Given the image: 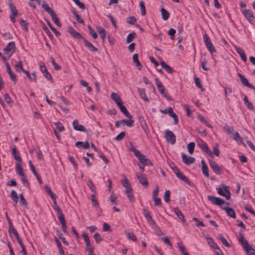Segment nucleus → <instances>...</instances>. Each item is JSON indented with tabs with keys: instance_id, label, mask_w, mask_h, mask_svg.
Masks as SVG:
<instances>
[{
	"instance_id": "obj_1",
	"label": "nucleus",
	"mask_w": 255,
	"mask_h": 255,
	"mask_svg": "<svg viewBox=\"0 0 255 255\" xmlns=\"http://www.w3.org/2000/svg\"><path fill=\"white\" fill-rule=\"evenodd\" d=\"M41 6L46 12L50 14L52 20L55 23V24H56L58 26L61 27L62 24L60 22L59 18L57 17L54 10L49 6L45 0L42 1Z\"/></svg>"
},
{
	"instance_id": "obj_2",
	"label": "nucleus",
	"mask_w": 255,
	"mask_h": 255,
	"mask_svg": "<svg viewBox=\"0 0 255 255\" xmlns=\"http://www.w3.org/2000/svg\"><path fill=\"white\" fill-rule=\"evenodd\" d=\"M15 49V44L14 41L9 42L6 47L3 49L4 53L8 55V58L14 53Z\"/></svg>"
},
{
	"instance_id": "obj_3",
	"label": "nucleus",
	"mask_w": 255,
	"mask_h": 255,
	"mask_svg": "<svg viewBox=\"0 0 255 255\" xmlns=\"http://www.w3.org/2000/svg\"><path fill=\"white\" fill-rule=\"evenodd\" d=\"M217 190L218 191V193L219 195L225 197L227 200H229L230 199L231 193L228 186L224 185L223 189L222 188H217Z\"/></svg>"
},
{
	"instance_id": "obj_4",
	"label": "nucleus",
	"mask_w": 255,
	"mask_h": 255,
	"mask_svg": "<svg viewBox=\"0 0 255 255\" xmlns=\"http://www.w3.org/2000/svg\"><path fill=\"white\" fill-rule=\"evenodd\" d=\"M164 137L167 142L174 144L176 141V136L174 133L169 130H167L165 132Z\"/></svg>"
},
{
	"instance_id": "obj_5",
	"label": "nucleus",
	"mask_w": 255,
	"mask_h": 255,
	"mask_svg": "<svg viewBox=\"0 0 255 255\" xmlns=\"http://www.w3.org/2000/svg\"><path fill=\"white\" fill-rule=\"evenodd\" d=\"M82 237L86 244V250L88 252H94V247L90 244L88 235L86 233H83Z\"/></svg>"
},
{
	"instance_id": "obj_6",
	"label": "nucleus",
	"mask_w": 255,
	"mask_h": 255,
	"mask_svg": "<svg viewBox=\"0 0 255 255\" xmlns=\"http://www.w3.org/2000/svg\"><path fill=\"white\" fill-rule=\"evenodd\" d=\"M207 199L209 201H210L212 204L219 206L220 207L221 206L225 203V201L219 197H216L214 196L209 195L207 197Z\"/></svg>"
},
{
	"instance_id": "obj_7",
	"label": "nucleus",
	"mask_w": 255,
	"mask_h": 255,
	"mask_svg": "<svg viewBox=\"0 0 255 255\" xmlns=\"http://www.w3.org/2000/svg\"><path fill=\"white\" fill-rule=\"evenodd\" d=\"M142 212L147 221L150 224V225L152 227H156V223L152 219L149 212L147 209L143 208L142 209Z\"/></svg>"
},
{
	"instance_id": "obj_8",
	"label": "nucleus",
	"mask_w": 255,
	"mask_h": 255,
	"mask_svg": "<svg viewBox=\"0 0 255 255\" xmlns=\"http://www.w3.org/2000/svg\"><path fill=\"white\" fill-rule=\"evenodd\" d=\"M135 156L138 159L140 162L143 165H152V163L149 159L146 158V156L140 152L137 154Z\"/></svg>"
},
{
	"instance_id": "obj_9",
	"label": "nucleus",
	"mask_w": 255,
	"mask_h": 255,
	"mask_svg": "<svg viewBox=\"0 0 255 255\" xmlns=\"http://www.w3.org/2000/svg\"><path fill=\"white\" fill-rule=\"evenodd\" d=\"M210 166L212 170L217 174L220 175L222 174L221 168L220 166L215 161L212 160L209 161Z\"/></svg>"
},
{
	"instance_id": "obj_10",
	"label": "nucleus",
	"mask_w": 255,
	"mask_h": 255,
	"mask_svg": "<svg viewBox=\"0 0 255 255\" xmlns=\"http://www.w3.org/2000/svg\"><path fill=\"white\" fill-rule=\"evenodd\" d=\"M68 32L75 38L78 39H83L84 37L82 36L81 33L77 32L73 27L71 26L68 27Z\"/></svg>"
},
{
	"instance_id": "obj_11",
	"label": "nucleus",
	"mask_w": 255,
	"mask_h": 255,
	"mask_svg": "<svg viewBox=\"0 0 255 255\" xmlns=\"http://www.w3.org/2000/svg\"><path fill=\"white\" fill-rule=\"evenodd\" d=\"M238 241L244 250L251 246L249 244L248 241L246 239L245 237L243 236V235L241 233H240L239 235Z\"/></svg>"
},
{
	"instance_id": "obj_12",
	"label": "nucleus",
	"mask_w": 255,
	"mask_h": 255,
	"mask_svg": "<svg viewBox=\"0 0 255 255\" xmlns=\"http://www.w3.org/2000/svg\"><path fill=\"white\" fill-rule=\"evenodd\" d=\"M182 161L187 165H189L195 162V158L191 157L188 156L185 153H182Z\"/></svg>"
},
{
	"instance_id": "obj_13",
	"label": "nucleus",
	"mask_w": 255,
	"mask_h": 255,
	"mask_svg": "<svg viewBox=\"0 0 255 255\" xmlns=\"http://www.w3.org/2000/svg\"><path fill=\"white\" fill-rule=\"evenodd\" d=\"M238 75L240 79L242 84L244 86H246L249 88L252 89V88L254 87V86L249 83L248 80L247 78H246L241 73H238Z\"/></svg>"
},
{
	"instance_id": "obj_14",
	"label": "nucleus",
	"mask_w": 255,
	"mask_h": 255,
	"mask_svg": "<svg viewBox=\"0 0 255 255\" xmlns=\"http://www.w3.org/2000/svg\"><path fill=\"white\" fill-rule=\"evenodd\" d=\"M242 12L245 17L250 23L252 22L254 20L255 17L250 9L243 10Z\"/></svg>"
},
{
	"instance_id": "obj_15",
	"label": "nucleus",
	"mask_w": 255,
	"mask_h": 255,
	"mask_svg": "<svg viewBox=\"0 0 255 255\" xmlns=\"http://www.w3.org/2000/svg\"><path fill=\"white\" fill-rule=\"evenodd\" d=\"M136 176L139 183L143 186H147L148 185V182L147 178L142 174L137 173Z\"/></svg>"
},
{
	"instance_id": "obj_16",
	"label": "nucleus",
	"mask_w": 255,
	"mask_h": 255,
	"mask_svg": "<svg viewBox=\"0 0 255 255\" xmlns=\"http://www.w3.org/2000/svg\"><path fill=\"white\" fill-rule=\"evenodd\" d=\"M5 66L7 70V72L9 74L11 80L14 82V84L16 83V76L13 73L12 71L10 69L9 64L7 62H5Z\"/></svg>"
},
{
	"instance_id": "obj_17",
	"label": "nucleus",
	"mask_w": 255,
	"mask_h": 255,
	"mask_svg": "<svg viewBox=\"0 0 255 255\" xmlns=\"http://www.w3.org/2000/svg\"><path fill=\"white\" fill-rule=\"evenodd\" d=\"M72 124L73 128L75 130L84 132L86 131V129L83 126L79 125L78 120H74Z\"/></svg>"
},
{
	"instance_id": "obj_18",
	"label": "nucleus",
	"mask_w": 255,
	"mask_h": 255,
	"mask_svg": "<svg viewBox=\"0 0 255 255\" xmlns=\"http://www.w3.org/2000/svg\"><path fill=\"white\" fill-rule=\"evenodd\" d=\"M221 208L223 210L226 211L227 215L232 217V218L235 219L236 217V213L234 209L232 208L228 207H221Z\"/></svg>"
},
{
	"instance_id": "obj_19",
	"label": "nucleus",
	"mask_w": 255,
	"mask_h": 255,
	"mask_svg": "<svg viewBox=\"0 0 255 255\" xmlns=\"http://www.w3.org/2000/svg\"><path fill=\"white\" fill-rule=\"evenodd\" d=\"M118 107H119L120 109L121 110V112L128 119H131L132 116L129 113V112L128 111L126 107L123 105V103H119V105H118Z\"/></svg>"
},
{
	"instance_id": "obj_20",
	"label": "nucleus",
	"mask_w": 255,
	"mask_h": 255,
	"mask_svg": "<svg viewBox=\"0 0 255 255\" xmlns=\"http://www.w3.org/2000/svg\"><path fill=\"white\" fill-rule=\"evenodd\" d=\"M82 40L84 41L85 46L88 48L90 51L92 52H97L98 51V48L93 46L91 43L89 42L85 38H84Z\"/></svg>"
},
{
	"instance_id": "obj_21",
	"label": "nucleus",
	"mask_w": 255,
	"mask_h": 255,
	"mask_svg": "<svg viewBox=\"0 0 255 255\" xmlns=\"http://www.w3.org/2000/svg\"><path fill=\"white\" fill-rule=\"evenodd\" d=\"M202 164V170L203 174L207 177H209V170L207 165L206 164L205 161L204 159L201 160Z\"/></svg>"
},
{
	"instance_id": "obj_22",
	"label": "nucleus",
	"mask_w": 255,
	"mask_h": 255,
	"mask_svg": "<svg viewBox=\"0 0 255 255\" xmlns=\"http://www.w3.org/2000/svg\"><path fill=\"white\" fill-rule=\"evenodd\" d=\"M235 49H236L237 52L240 55L242 60L244 62H246L247 61V58L246 55L245 54V53L244 51V50H243V49L240 47L236 46Z\"/></svg>"
},
{
	"instance_id": "obj_23",
	"label": "nucleus",
	"mask_w": 255,
	"mask_h": 255,
	"mask_svg": "<svg viewBox=\"0 0 255 255\" xmlns=\"http://www.w3.org/2000/svg\"><path fill=\"white\" fill-rule=\"evenodd\" d=\"M137 91L140 96V98L142 99L144 101L148 102L149 101L148 98L146 96L145 90L143 88H137Z\"/></svg>"
},
{
	"instance_id": "obj_24",
	"label": "nucleus",
	"mask_w": 255,
	"mask_h": 255,
	"mask_svg": "<svg viewBox=\"0 0 255 255\" xmlns=\"http://www.w3.org/2000/svg\"><path fill=\"white\" fill-rule=\"evenodd\" d=\"M232 137L239 144H244L243 138L240 135L238 131H235Z\"/></svg>"
},
{
	"instance_id": "obj_25",
	"label": "nucleus",
	"mask_w": 255,
	"mask_h": 255,
	"mask_svg": "<svg viewBox=\"0 0 255 255\" xmlns=\"http://www.w3.org/2000/svg\"><path fill=\"white\" fill-rule=\"evenodd\" d=\"M12 154L17 162H22L21 158L19 155V151L16 150L15 147L12 148Z\"/></svg>"
},
{
	"instance_id": "obj_26",
	"label": "nucleus",
	"mask_w": 255,
	"mask_h": 255,
	"mask_svg": "<svg viewBox=\"0 0 255 255\" xmlns=\"http://www.w3.org/2000/svg\"><path fill=\"white\" fill-rule=\"evenodd\" d=\"M96 29L97 31L100 34L101 38L104 41L106 36V31L105 29L101 26H97Z\"/></svg>"
},
{
	"instance_id": "obj_27",
	"label": "nucleus",
	"mask_w": 255,
	"mask_h": 255,
	"mask_svg": "<svg viewBox=\"0 0 255 255\" xmlns=\"http://www.w3.org/2000/svg\"><path fill=\"white\" fill-rule=\"evenodd\" d=\"M125 193L127 194L128 198L131 202H133L134 201V196L132 193V188L126 190Z\"/></svg>"
},
{
	"instance_id": "obj_28",
	"label": "nucleus",
	"mask_w": 255,
	"mask_h": 255,
	"mask_svg": "<svg viewBox=\"0 0 255 255\" xmlns=\"http://www.w3.org/2000/svg\"><path fill=\"white\" fill-rule=\"evenodd\" d=\"M206 239L208 244L210 245L212 248L220 250V248L218 246L217 244L213 241L211 237L209 236L208 237H207Z\"/></svg>"
},
{
	"instance_id": "obj_29",
	"label": "nucleus",
	"mask_w": 255,
	"mask_h": 255,
	"mask_svg": "<svg viewBox=\"0 0 255 255\" xmlns=\"http://www.w3.org/2000/svg\"><path fill=\"white\" fill-rule=\"evenodd\" d=\"M173 211L175 214L178 217L179 220H180L183 222H185L184 215L182 214L181 212L179 210L178 208H174L173 209Z\"/></svg>"
},
{
	"instance_id": "obj_30",
	"label": "nucleus",
	"mask_w": 255,
	"mask_h": 255,
	"mask_svg": "<svg viewBox=\"0 0 255 255\" xmlns=\"http://www.w3.org/2000/svg\"><path fill=\"white\" fill-rule=\"evenodd\" d=\"M111 97L112 99L116 102V103L119 105V103H122V101L120 98V97L115 93L113 92L111 94Z\"/></svg>"
},
{
	"instance_id": "obj_31",
	"label": "nucleus",
	"mask_w": 255,
	"mask_h": 255,
	"mask_svg": "<svg viewBox=\"0 0 255 255\" xmlns=\"http://www.w3.org/2000/svg\"><path fill=\"white\" fill-rule=\"evenodd\" d=\"M155 81L156 82V86L158 88L160 93L162 95H164L165 90L163 85L158 78H155Z\"/></svg>"
},
{
	"instance_id": "obj_32",
	"label": "nucleus",
	"mask_w": 255,
	"mask_h": 255,
	"mask_svg": "<svg viewBox=\"0 0 255 255\" xmlns=\"http://www.w3.org/2000/svg\"><path fill=\"white\" fill-rule=\"evenodd\" d=\"M160 64L163 68H164L168 73H172L173 72V69L167 65L164 61H160Z\"/></svg>"
},
{
	"instance_id": "obj_33",
	"label": "nucleus",
	"mask_w": 255,
	"mask_h": 255,
	"mask_svg": "<svg viewBox=\"0 0 255 255\" xmlns=\"http://www.w3.org/2000/svg\"><path fill=\"white\" fill-rule=\"evenodd\" d=\"M15 169L16 173L19 176H21L24 174L23 172V169L21 166V162L16 163Z\"/></svg>"
},
{
	"instance_id": "obj_34",
	"label": "nucleus",
	"mask_w": 255,
	"mask_h": 255,
	"mask_svg": "<svg viewBox=\"0 0 255 255\" xmlns=\"http://www.w3.org/2000/svg\"><path fill=\"white\" fill-rule=\"evenodd\" d=\"M218 238L221 241L222 243L226 247L230 248L231 245L228 242L227 240L224 237L222 234H219L218 235Z\"/></svg>"
},
{
	"instance_id": "obj_35",
	"label": "nucleus",
	"mask_w": 255,
	"mask_h": 255,
	"mask_svg": "<svg viewBox=\"0 0 255 255\" xmlns=\"http://www.w3.org/2000/svg\"><path fill=\"white\" fill-rule=\"evenodd\" d=\"M162 18L164 20H167L169 17V13L165 8H162L161 9Z\"/></svg>"
},
{
	"instance_id": "obj_36",
	"label": "nucleus",
	"mask_w": 255,
	"mask_h": 255,
	"mask_svg": "<svg viewBox=\"0 0 255 255\" xmlns=\"http://www.w3.org/2000/svg\"><path fill=\"white\" fill-rule=\"evenodd\" d=\"M178 178H179L180 179L182 180L183 182H184L185 183L190 185V181L188 180V179L186 178V177L183 174V173L180 172L176 175Z\"/></svg>"
},
{
	"instance_id": "obj_37",
	"label": "nucleus",
	"mask_w": 255,
	"mask_h": 255,
	"mask_svg": "<svg viewBox=\"0 0 255 255\" xmlns=\"http://www.w3.org/2000/svg\"><path fill=\"white\" fill-rule=\"evenodd\" d=\"M45 189L52 200H55V199L56 198V195L52 192L49 186L46 185L45 186Z\"/></svg>"
},
{
	"instance_id": "obj_38",
	"label": "nucleus",
	"mask_w": 255,
	"mask_h": 255,
	"mask_svg": "<svg viewBox=\"0 0 255 255\" xmlns=\"http://www.w3.org/2000/svg\"><path fill=\"white\" fill-rule=\"evenodd\" d=\"M133 61L136 63V66L138 70H140L142 68V66L139 62V60H138V54L136 53H135L133 55Z\"/></svg>"
},
{
	"instance_id": "obj_39",
	"label": "nucleus",
	"mask_w": 255,
	"mask_h": 255,
	"mask_svg": "<svg viewBox=\"0 0 255 255\" xmlns=\"http://www.w3.org/2000/svg\"><path fill=\"white\" fill-rule=\"evenodd\" d=\"M205 45H206L207 48L210 52V53L211 54H213V53L216 52V49H215L214 46H213V45L212 44V43L211 42V41L206 43Z\"/></svg>"
},
{
	"instance_id": "obj_40",
	"label": "nucleus",
	"mask_w": 255,
	"mask_h": 255,
	"mask_svg": "<svg viewBox=\"0 0 255 255\" xmlns=\"http://www.w3.org/2000/svg\"><path fill=\"white\" fill-rule=\"evenodd\" d=\"M123 186L126 188V190L131 189L130 183L127 178H125L122 182Z\"/></svg>"
},
{
	"instance_id": "obj_41",
	"label": "nucleus",
	"mask_w": 255,
	"mask_h": 255,
	"mask_svg": "<svg viewBox=\"0 0 255 255\" xmlns=\"http://www.w3.org/2000/svg\"><path fill=\"white\" fill-rule=\"evenodd\" d=\"M10 196L15 204L18 203V197L16 192L14 190H12L10 192Z\"/></svg>"
},
{
	"instance_id": "obj_42",
	"label": "nucleus",
	"mask_w": 255,
	"mask_h": 255,
	"mask_svg": "<svg viewBox=\"0 0 255 255\" xmlns=\"http://www.w3.org/2000/svg\"><path fill=\"white\" fill-rule=\"evenodd\" d=\"M136 34L134 32H132L128 34L126 38V42L128 43L131 42L135 37Z\"/></svg>"
},
{
	"instance_id": "obj_43",
	"label": "nucleus",
	"mask_w": 255,
	"mask_h": 255,
	"mask_svg": "<svg viewBox=\"0 0 255 255\" xmlns=\"http://www.w3.org/2000/svg\"><path fill=\"white\" fill-rule=\"evenodd\" d=\"M9 7L10 9V11L11 12V14L13 15H17L18 14V11L16 8V7L14 6V5L13 4L12 2L9 3Z\"/></svg>"
},
{
	"instance_id": "obj_44",
	"label": "nucleus",
	"mask_w": 255,
	"mask_h": 255,
	"mask_svg": "<svg viewBox=\"0 0 255 255\" xmlns=\"http://www.w3.org/2000/svg\"><path fill=\"white\" fill-rule=\"evenodd\" d=\"M244 101L246 106L247 107V108L251 110H254V106L253 105V104L251 103H250L249 101L248 98L246 96H245L244 97Z\"/></svg>"
},
{
	"instance_id": "obj_45",
	"label": "nucleus",
	"mask_w": 255,
	"mask_h": 255,
	"mask_svg": "<svg viewBox=\"0 0 255 255\" xmlns=\"http://www.w3.org/2000/svg\"><path fill=\"white\" fill-rule=\"evenodd\" d=\"M201 149L207 154L209 156L213 157V154L210 148L208 147L207 144L205 145Z\"/></svg>"
},
{
	"instance_id": "obj_46",
	"label": "nucleus",
	"mask_w": 255,
	"mask_h": 255,
	"mask_svg": "<svg viewBox=\"0 0 255 255\" xmlns=\"http://www.w3.org/2000/svg\"><path fill=\"white\" fill-rule=\"evenodd\" d=\"M195 144L193 142H190L187 145L188 151L190 154H192L194 150Z\"/></svg>"
},
{
	"instance_id": "obj_47",
	"label": "nucleus",
	"mask_w": 255,
	"mask_h": 255,
	"mask_svg": "<svg viewBox=\"0 0 255 255\" xmlns=\"http://www.w3.org/2000/svg\"><path fill=\"white\" fill-rule=\"evenodd\" d=\"M121 122L122 124H126L128 127H132L133 126V121L131 119L122 120Z\"/></svg>"
},
{
	"instance_id": "obj_48",
	"label": "nucleus",
	"mask_w": 255,
	"mask_h": 255,
	"mask_svg": "<svg viewBox=\"0 0 255 255\" xmlns=\"http://www.w3.org/2000/svg\"><path fill=\"white\" fill-rule=\"evenodd\" d=\"M43 74L45 78L48 80L52 81L51 75L49 72L47 71V68L46 67H44V70L43 71Z\"/></svg>"
},
{
	"instance_id": "obj_49",
	"label": "nucleus",
	"mask_w": 255,
	"mask_h": 255,
	"mask_svg": "<svg viewBox=\"0 0 255 255\" xmlns=\"http://www.w3.org/2000/svg\"><path fill=\"white\" fill-rule=\"evenodd\" d=\"M169 116L172 117L174 119V124L175 125L178 124V118L177 115L173 112V110L172 112L169 114Z\"/></svg>"
},
{
	"instance_id": "obj_50",
	"label": "nucleus",
	"mask_w": 255,
	"mask_h": 255,
	"mask_svg": "<svg viewBox=\"0 0 255 255\" xmlns=\"http://www.w3.org/2000/svg\"><path fill=\"white\" fill-rule=\"evenodd\" d=\"M87 185L88 186V187L90 188L91 190L93 191V192H96V187L95 185H94L93 182L91 180H89L87 182Z\"/></svg>"
},
{
	"instance_id": "obj_51",
	"label": "nucleus",
	"mask_w": 255,
	"mask_h": 255,
	"mask_svg": "<svg viewBox=\"0 0 255 255\" xmlns=\"http://www.w3.org/2000/svg\"><path fill=\"white\" fill-rule=\"evenodd\" d=\"M15 70L17 72L22 71L23 72V65L21 61H19L18 63L15 65Z\"/></svg>"
},
{
	"instance_id": "obj_52",
	"label": "nucleus",
	"mask_w": 255,
	"mask_h": 255,
	"mask_svg": "<svg viewBox=\"0 0 255 255\" xmlns=\"http://www.w3.org/2000/svg\"><path fill=\"white\" fill-rule=\"evenodd\" d=\"M54 125L56 126V129L59 131H62L65 129L64 127L62 125V123H61L60 122H55L54 123Z\"/></svg>"
},
{
	"instance_id": "obj_53",
	"label": "nucleus",
	"mask_w": 255,
	"mask_h": 255,
	"mask_svg": "<svg viewBox=\"0 0 255 255\" xmlns=\"http://www.w3.org/2000/svg\"><path fill=\"white\" fill-rule=\"evenodd\" d=\"M245 250L247 252L248 255H254L255 254V250L251 246L245 249Z\"/></svg>"
},
{
	"instance_id": "obj_54",
	"label": "nucleus",
	"mask_w": 255,
	"mask_h": 255,
	"mask_svg": "<svg viewBox=\"0 0 255 255\" xmlns=\"http://www.w3.org/2000/svg\"><path fill=\"white\" fill-rule=\"evenodd\" d=\"M139 6L140 7V10L142 15H145L146 14V8L143 1H140L139 2Z\"/></svg>"
},
{
	"instance_id": "obj_55",
	"label": "nucleus",
	"mask_w": 255,
	"mask_h": 255,
	"mask_svg": "<svg viewBox=\"0 0 255 255\" xmlns=\"http://www.w3.org/2000/svg\"><path fill=\"white\" fill-rule=\"evenodd\" d=\"M170 192L169 190H166L164 195V200L166 203H168L170 201Z\"/></svg>"
},
{
	"instance_id": "obj_56",
	"label": "nucleus",
	"mask_w": 255,
	"mask_h": 255,
	"mask_svg": "<svg viewBox=\"0 0 255 255\" xmlns=\"http://www.w3.org/2000/svg\"><path fill=\"white\" fill-rule=\"evenodd\" d=\"M91 197L93 206H95V207H98L99 206L98 201L97 198H96L95 194H92L91 195Z\"/></svg>"
},
{
	"instance_id": "obj_57",
	"label": "nucleus",
	"mask_w": 255,
	"mask_h": 255,
	"mask_svg": "<svg viewBox=\"0 0 255 255\" xmlns=\"http://www.w3.org/2000/svg\"><path fill=\"white\" fill-rule=\"evenodd\" d=\"M19 198L20 203H21V204L25 207H27L28 203L25 199L24 198V196L22 194L19 195Z\"/></svg>"
},
{
	"instance_id": "obj_58",
	"label": "nucleus",
	"mask_w": 255,
	"mask_h": 255,
	"mask_svg": "<svg viewBox=\"0 0 255 255\" xmlns=\"http://www.w3.org/2000/svg\"><path fill=\"white\" fill-rule=\"evenodd\" d=\"M50 60L51 61V63L53 65L55 70L57 71L60 70L61 69V67L56 63L54 58L51 57L50 58Z\"/></svg>"
},
{
	"instance_id": "obj_59",
	"label": "nucleus",
	"mask_w": 255,
	"mask_h": 255,
	"mask_svg": "<svg viewBox=\"0 0 255 255\" xmlns=\"http://www.w3.org/2000/svg\"><path fill=\"white\" fill-rule=\"evenodd\" d=\"M127 237L130 240L135 242L137 241V238L134 235L132 232H129L126 234Z\"/></svg>"
},
{
	"instance_id": "obj_60",
	"label": "nucleus",
	"mask_w": 255,
	"mask_h": 255,
	"mask_svg": "<svg viewBox=\"0 0 255 255\" xmlns=\"http://www.w3.org/2000/svg\"><path fill=\"white\" fill-rule=\"evenodd\" d=\"M194 80L196 85L199 88L201 89L202 91L204 90V88L202 87V86L200 82V80L198 77H194Z\"/></svg>"
},
{
	"instance_id": "obj_61",
	"label": "nucleus",
	"mask_w": 255,
	"mask_h": 255,
	"mask_svg": "<svg viewBox=\"0 0 255 255\" xmlns=\"http://www.w3.org/2000/svg\"><path fill=\"white\" fill-rule=\"evenodd\" d=\"M224 129L227 131H228L229 134L233 135L234 134V133H233V132L234 131V128L233 127H230L227 125H226L224 127Z\"/></svg>"
},
{
	"instance_id": "obj_62",
	"label": "nucleus",
	"mask_w": 255,
	"mask_h": 255,
	"mask_svg": "<svg viewBox=\"0 0 255 255\" xmlns=\"http://www.w3.org/2000/svg\"><path fill=\"white\" fill-rule=\"evenodd\" d=\"M136 21V19L134 16H129L127 19V22L130 24H134Z\"/></svg>"
},
{
	"instance_id": "obj_63",
	"label": "nucleus",
	"mask_w": 255,
	"mask_h": 255,
	"mask_svg": "<svg viewBox=\"0 0 255 255\" xmlns=\"http://www.w3.org/2000/svg\"><path fill=\"white\" fill-rule=\"evenodd\" d=\"M125 135L126 132L125 131H122L115 138V139L117 141H119L123 139L125 137Z\"/></svg>"
},
{
	"instance_id": "obj_64",
	"label": "nucleus",
	"mask_w": 255,
	"mask_h": 255,
	"mask_svg": "<svg viewBox=\"0 0 255 255\" xmlns=\"http://www.w3.org/2000/svg\"><path fill=\"white\" fill-rule=\"evenodd\" d=\"M93 237L97 244H99L102 240V238L98 233L95 234L93 236Z\"/></svg>"
}]
</instances>
